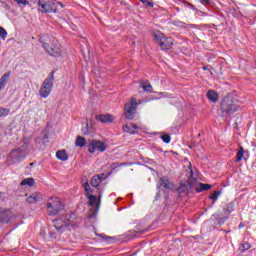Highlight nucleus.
<instances>
[{"label": "nucleus", "mask_w": 256, "mask_h": 256, "mask_svg": "<svg viewBox=\"0 0 256 256\" xmlns=\"http://www.w3.org/2000/svg\"><path fill=\"white\" fill-rule=\"evenodd\" d=\"M209 189H211V184H203V183H200V184L196 187L197 193H201V192H203V191H209Z\"/></svg>", "instance_id": "6ab92c4d"}, {"label": "nucleus", "mask_w": 256, "mask_h": 256, "mask_svg": "<svg viewBox=\"0 0 256 256\" xmlns=\"http://www.w3.org/2000/svg\"><path fill=\"white\" fill-rule=\"evenodd\" d=\"M221 195V191H215L211 196L210 199L215 203L217 199H219V196Z\"/></svg>", "instance_id": "c85d7f7f"}, {"label": "nucleus", "mask_w": 256, "mask_h": 256, "mask_svg": "<svg viewBox=\"0 0 256 256\" xmlns=\"http://www.w3.org/2000/svg\"><path fill=\"white\" fill-rule=\"evenodd\" d=\"M101 181H103V179H101V176L96 175L92 177L90 184L92 185V187H99V185H101Z\"/></svg>", "instance_id": "f3484780"}, {"label": "nucleus", "mask_w": 256, "mask_h": 256, "mask_svg": "<svg viewBox=\"0 0 256 256\" xmlns=\"http://www.w3.org/2000/svg\"><path fill=\"white\" fill-rule=\"evenodd\" d=\"M38 5L42 13H57L61 2H57V0H38Z\"/></svg>", "instance_id": "39448f33"}, {"label": "nucleus", "mask_w": 256, "mask_h": 256, "mask_svg": "<svg viewBox=\"0 0 256 256\" xmlns=\"http://www.w3.org/2000/svg\"><path fill=\"white\" fill-rule=\"evenodd\" d=\"M161 139L164 143H171V136H169V134L162 135Z\"/></svg>", "instance_id": "7c9ffc66"}, {"label": "nucleus", "mask_w": 256, "mask_h": 256, "mask_svg": "<svg viewBox=\"0 0 256 256\" xmlns=\"http://www.w3.org/2000/svg\"><path fill=\"white\" fill-rule=\"evenodd\" d=\"M74 216L71 214H67L66 216H61L60 218L53 221V225L58 233H63L65 231V227H69V225H75L73 222Z\"/></svg>", "instance_id": "20e7f679"}, {"label": "nucleus", "mask_w": 256, "mask_h": 256, "mask_svg": "<svg viewBox=\"0 0 256 256\" xmlns=\"http://www.w3.org/2000/svg\"><path fill=\"white\" fill-rule=\"evenodd\" d=\"M0 37L5 41L7 39V30L0 26Z\"/></svg>", "instance_id": "c756f323"}, {"label": "nucleus", "mask_w": 256, "mask_h": 256, "mask_svg": "<svg viewBox=\"0 0 256 256\" xmlns=\"http://www.w3.org/2000/svg\"><path fill=\"white\" fill-rule=\"evenodd\" d=\"M244 155H245V150L243 149V147H240L239 151L236 154V163H239V161H242Z\"/></svg>", "instance_id": "5701e85b"}, {"label": "nucleus", "mask_w": 256, "mask_h": 256, "mask_svg": "<svg viewBox=\"0 0 256 256\" xmlns=\"http://www.w3.org/2000/svg\"><path fill=\"white\" fill-rule=\"evenodd\" d=\"M135 113H137V100L132 98L128 103L125 104L124 115L126 119L131 120L133 117H135Z\"/></svg>", "instance_id": "6e6552de"}, {"label": "nucleus", "mask_w": 256, "mask_h": 256, "mask_svg": "<svg viewBox=\"0 0 256 256\" xmlns=\"http://www.w3.org/2000/svg\"><path fill=\"white\" fill-rule=\"evenodd\" d=\"M88 197V205H90V207H94V205L97 203V196L95 195H90L87 196Z\"/></svg>", "instance_id": "393cba45"}, {"label": "nucleus", "mask_w": 256, "mask_h": 256, "mask_svg": "<svg viewBox=\"0 0 256 256\" xmlns=\"http://www.w3.org/2000/svg\"><path fill=\"white\" fill-rule=\"evenodd\" d=\"M56 157L60 161H67L69 159V155H67V151L65 150H59L56 152Z\"/></svg>", "instance_id": "2eb2a0df"}, {"label": "nucleus", "mask_w": 256, "mask_h": 256, "mask_svg": "<svg viewBox=\"0 0 256 256\" xmlns=\"http://www.w3.org/2000/svg\"><path fill=\"white\" fill-rule=\"evenodd\" d=\"M200 3H202V5H210L211 0H200Z\"/></svg>", "instance_id": "72a5a7b5"}, {"label": "nucleus", "mask_w": 256, "mask_h": 256, "mask_svg": "<svg viewBox=\"0 0 256 256\" xmlns=\"http://www.w3.org/2000/svg\"><path fill=\"white\" fill-rule=\"evenodd\" d=\"M154 41L161 47L163 51L173 47V38H167L161 32L154 33Z\"/></svg>", "instance_id": "423d86ee"}, {"label": "nucleus", "mask_w": 256, "mask_h": 256, "mask_svg": "<svg viewBox=\"0 0 256 256\" xmlns=\"http://www.w3.org/2000/svg\"><path fill=\"white\" fill-rule=\"evenodd\" d=\"M143 5H147V7H153L152 2H149V0H140Z\"/></svg>", "instance_id": "473e14b6"}, {"label": "nucleus", "mask_w": 256, "mask_h": 256, "mask_svg": "<svg viewBox=\"0 0 256 256\" xmlns=\"http://www.w3.org/2000/svg\"><path fill=\"white\" fill-rule=\"evenodd\" d=\"M44 51L50 55V57H63V46L59 43L58 39H39Z\"/></svg>", "instance_id": "f257e3e1"}, {"label": "nucleus", "mask_w": 256, "mask_h": 256, "mask_svg": "<svg viewBox=\"0 0 256 256\" xmlns=\"http://www.w3.org/2000/svg\"><path fill=\"white\" fill-rule=\"evenodd\" d=\"M105 149H107L105 144L101 141L96 140H93L88 146L89 153H95V151L103 152L105 151Z\"/></svg>", "instance_id": "9d476101"}, {"label": "nucleus", "mask_w": 256, "mask_h": 256, "mask_svg": "<svg viewBox=\"0 0 256 256\" xmlns=\"http://www.w3.org/2000/svg\"><path fill=\"white\" fill-rule=\"evenodd\" d=\"M18 5H29L27 0H14Z\"/></svg>", "instance_id": "2f4dec72"}, {"label": "nucleus", "mask_w": 256, "mask_h": 256, "mask_svg": "<svg viewBox=\"0 0 256 256\" xmlns=\"http://www.w3.org/2000/svg\"><path fill=\"white\" fill-rule=\"evenodd\" d=\"M223 211L225 215L224 217L221 216V213H216L213 215L219 225H223V223H225V221L229 219V215H231V213L233 212V207L227 205L226 207H224Z\"/></svg>", "instance_id": "1a4fd4ad"}, {"label": "nucleus", "mask_w": 256, "mask_h": 256, "mask_svg": "<svg viewBox=\"0 0 256 256\" xmlns=\"http://www.w3.org/2000/svg\"><path fill=\"white\" fill-rule=\"evenodd\" d=\"M251 249V244L249 242H243L240 247V251L243 253L244 251H249Z\"/></svg>", "instance_id": "cd10ccee"}, {"label": "nucleus", "mask_w": 256, "mask_h": 256, "mask_svg": "<svg viewBox=\"0 0 256 256\" xmlns=\"http://www.w3.org/2000/svg\"><path fill=\"white\" fill-rule=\"evenodd\" d=\"M26 201L27 203H30L32 205L35 203H39V201H43V194L39 192H34L27 197Z\"/></svg>", "instance_id": "f8f14e48"}, {"label": "nucleus", "mask_w": 256, "mask_h": 256, "mask_svg": "<svg viewBox=\"0 0 256 256\" xmlns=\"http://www.w3.org/2000/svg\"><path fill=\"white\" fill-rule=\"evenodd\" d=\"M160 181H161V186L165 187V189H173V184L169 182V179H167V177H162Z\"/></svg>", "instance_id": "a211bd4d"}, {"label": "nucleus", "mask_w": 256, "mask_h": 256, "mask_svg": "<svg viewBox=\"0 0 256 256\" xmlns=\"http://www.w3.org/2000/svg\"><path fill=\"white\" fill-rule=\"evenodd\" d=\"M203 71H207V66H203Z\"/></svg>", "instance_id": "c9c22d12"}, {"label": "nucleus", "mask_w": 256, "mask_h": 256, "mask_svg": "<svg viewBox=\"0 0 256 256\" xmlns=\"http://www.w3.org/2000/svg\"><path fill=\"white\" fill-rule=\"evenodd\" d=\"M9 77H11V72H7L4 74L0 79V91L7 85V81L9 80Z\"/></svg>", "instance_id": "dca6fc26"}, {"label": "nucleus", "mask_w": 256, "mask_h": 256, "mask_svg": "<svg viewBox=\"0 0 256 256\" xmlns=\"http://www.w3.org/2000/svg\"><path fill=\"white\" fill-rule=\"evenodd\" d=\"M86 140L84 137L78 136L76 139V147H85Z\"/></svg>", "instance_id": "b1692460"}, {"label": "nucleus", "mask_w": 256, "mask_h": 256, "mask_svg": "<svg viewBox=\"0 0 256 256\" xmlns=\"http://www.w3.org/2000/svg\"><path fill=\"white\" fill-rule=\"evenodd\" d=\"M12 153H13V155H15V151H13Z\"/></svg>", "instance_id": "e433bc0d"}, {"label": "nucleus", "mask_w": 256, "mask_h": 256, "mask_svg": "<svg viewBox=\"0 0 256 256\" xmlns=\"http://www.w3.org/2000/svg\"><path fill=\"white\" fill-rule=\"evenodd\" d=\"M13 219V213L10 210L0 208V223H9Z\"/></svg>", "instance_id": "9b49d317"}, {"label": "nucleus", "mask_w": 256, "mask_h": 256, "mask_svg": "<svg viewBox=\"0 0 256 256\" xmlns=\"http://www.w3.org/2000/svg\"><path fill=\"white\" fill-rule=\"evenodd\" d=\"M96 119L100 121V123H113V121H115V117L111 114H101L96 116Z\"/></svg>", "instance_id": "ddd939ff"}, {"label": "nucleus", "mask_w": 256, "mask_h": 256, "mask_svg": "<svg viewBox=\"0 0 256 256\" xmlns=\"http://www.w3.org/2000/svg\"><path fill=\"white\" fill-rule=\"evenodd\" d=\"M20 185L21 186L27 185L28 187H33V185H35V179L25 178L24 180L21 181Z\"/></svg>", "instance_id": "4be33fe9"}, {"label": "nucleus", "mask_w": 256, "mask_h": 256, "mask_svg": "<svg viewBox=\"0 0 256 256\" xmlns=\"http://www.w3.org/2000/svg\"><path fill=\"white\" fill-rule=\"evenodd\" d=\"M207 97L210 101H212V103H216L217 102V99H218V95L216 94L215 91L213 90H209L207 92Z\"/></svg>", "instance_id": "412c9836"}, {"label": "nucleus", "mask_w": 256, "mask_h": 256, "mask_svg": "<svg viewBox=\"0 0 256 256\" xmlns=\"http://www.w3.org/2000/svg\"><path fill=\"white\" fill-rule=\"evenodd\" d=\"M140 87L143 89V91H146V93L153 92V86H151V84H149L148 82H142L140 84Z\"/></svg>", "instance_id": "aec40b11"}, {"label": "nucleus", "mask_w": 256, "mask_h": 256, "mask_svg": "<svg viewBox=\"0 0 256 256\" xmlns=\"http://www.w3.org/2000/svg\"><path fill=\"white\" fill-rule=\"evenodd\" d=\"M48 215H57L59 211H63V203L58 197H52L47 201Z\"/></svg>", "instance_id": "0eeeda50"}, {"label": "nucleus", "mask_w": 256, "mask_h": 256, "mask_svg": "<svg viewBox=\"0 0 256 256\" xmlns=\"http://www.w3.org/2000/svg\"><path fill=\"white\" fill-rule=\"evenodd\" d=\"M240 108L239 101L235 100L232 96H226L222 100L221 111L222 113H226V115H233Z\"/></svg>", "instance_id": "f03ea898"}, {"label": "nucleus", "mask_w": 256, "mask_h": 256, "mask_svg": "<svg viewBox=\"0 0 256 256\" xmlns=\"http://www.w3.org/2000/svg\"><path fill=\"white\" fill-rule=\"evenodd\" d=\"M9 113H11L10 109L0 107V118L1 117H7V115H9Z\"/></svg>", "instance_id": "bb28decb"}, {"label": "nucleus", "mask_w": 256, "mask_h": 256, "mask_svg": "<svg viewBox=\"0 0 256 256\" xmlns=\"http://www.w3.org/2000/svg\"><path fill=\"white\" fill-rule=\"evenodd\" d=\"M59 7H63V6H61V4H60Z\"/></svg>", "instance_id": "58836bf2"}, {"label": "nucleus", "mask_w": 256, "mask_h": 256, "mask_svg": "<svg viewBox=\"0 0 256 256\" xmlns=\"http://www.w3.org/2000/svg\"><path fill=\"white\" fill-rule=\"evenodd\" d=\"M1 195H2V194H1V192H0V199H1Z\"/></svg>", "instance_id": "4c0bfd02"}, {"label": "nucleus", "mask_w": 256, "mask_h": 256, "mask_svg": "<svg viewBox=\"0 0 256 256\" xmlns=\"http://www.w3.org/2000/svg\"><path fill=\"white\" fill-rule=\"evenodd\" d=\"M102 197H103V193L99 192V194H98V207H99V205H101V198Z\"/></svg>", "instance_id": "f704fd0d"}, {"label": "nucleus", "mask_w": 256, "mask_h": 256, "mask_svg": "<svg viewBox=\"0 0 256 256\" xmlns=\"http://www.w3.org/2000/svg\"><path fill=\"white\" fill-rule=\"evenodd\" d=\"M53 81H55V72H52L48 75V77L41 84L39 95L43 99H47L49 95H51V91H53Z\"/></svg>", "instance_id": "7ed1b4c3"}, {"label": "nucleus", "mask_w": 256, "mask_h": 256, "mask_svg": "<svg viewBox=\"0 0 256 256\" xmlns=\"http://www.w3.org/2000/svg\"><path fill=\"white\" fill-rule=\"evenodd\" d=\"M123 131L124 133H130L131 135H134L135 131H137V129H139V126H137L136 124H130V125H124L123 126Z\"/></svg>", "instance_id": "4468645a"}, {"label": "nucleus", "mask_w": 256, "mask_h": 256, "mask_svg": "<svg viewBox=\"0 0 256 256\" xmlns=\"http://www.w3.org/2000/svg\"><path fill=\"white\" fill-rule=\"evenodd\" d=\"M84 191H85L87 197L93 195V190L91 189V186H89V183H87V182H86V184H84Z\"/></svg>", "instance_id": "a878e982"}]
</instances>
